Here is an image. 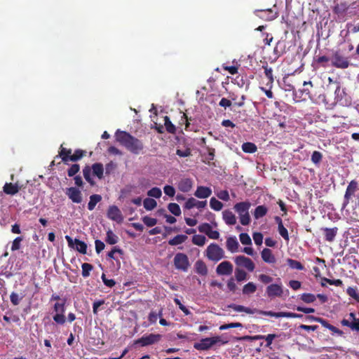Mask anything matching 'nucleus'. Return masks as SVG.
Returning a JSON list of instances; mask_svg holds the SVG:
<instances>
[{"label":"nucleus","mask_w":359,"mask_h":359,"mask_svg":"<svg viewBox=\"0 0 359 359\" xmlns=\"http://www.w3.org/2000/svg\"><path fill=\"white\" fill-rule=\"evenodd\" d=\"M116 140L133 154H140L144 146L142 140L133 136L129 133L117 130L115 133Z\"/></svg>","instance_id":"obj_1"},{"label":"nucleus","mask_w":359,"mask_h":359,"mask_svg":"<svg viewBox=\"0 0 359 359\" xmlns=\"http://www.w3.org/2000/svg\"><path fill=\"white\" fill-rule=\"evenodd\" d=\"M91 171H93V174L97 177L99 179H102L104 173L103 165L101 163H95L93 164L91 167L86 165L83 168V175L85 180L91 186H94L95 182L94 180L91 177Z\"/></svg>","instance_id":"obj_2"},{"label":"nucleus","mask_w":359,"mask_h":359,"mask_svg":"<svg viewBox=\"0 0 359 359\" xmlns=\"http://www.w3.org/2000/svg\"><path fill=\"white\" fill-rule=\"evenodd\" d=\"M251 203L249 201H243L234 205L233 209L238 214L241 224L243 226L248 225L250 222L249 209Z\"/></svg>","instance_id":"obj_3"},{"label":"nucleus","mask_w":359,"mask_h":359,"mask_svg":"<svg viewBox=\"0 0 359 359\" xmlns=\"http://www.w3.org/2000/svg\"><path fill=\"white\" fill-rule=\"evenodd\" d=\"M226 342L222 341L220 336L206 337L201 339L198 342L194 343V348L198 351H208L215 345H223Z\"/></svg>","instance_id":"obj_4"},{"label":"nucleus","mask_w":359,"mask_h":359,"mask_svg":"<svg viewBox=\"0 0 359 359\" xmlns=\"http://www.w3.org/2000/svg\"><path fill=\"white\" fill-rule=\"evenodd\" d=\"M205 256L209 260L215 262H219L225 257L224 250L216 243H211L207 247Z\"/></svg>","instance_id":"obj_5"},{"label":"nucleus","mask_w":359,"mask_h":359,"mask_svg":"<svg viewBox=\"0 0 359 359\" xmlns=\"http://www.w3.org/2000/svg\"><path fill=\"white\" fill-rule=\"evenodd\" d=\"M65 299H63L62 303L56 302L54 304L53 310L55 312V314L53 316V320L59 324L63 325L65 323Z\"/></svg>","instance_id":"obj_6"},{"label":"nucleus","mask_w":359,"mask_h":359,"mask_svg":"<svg viewBox=\"0 0 359 359\" xmlns=\"http://www.w3.org/2000/svg\"><path fill=\"white\" fill-rule=\"evenodd\" d=\"M174 265L177 269L187 271L190 265L187 255L182 252L177 253L174 257Z\"/></svg>","instance_id":"obj_7"},{"label":"nucleus","mask_w":359,"mask_h":359,"mask_svg":"<svg viewBox=\"0 0 359 359\" xmlns=\"http://www.w3.org/2000/svg\"><path fill=\"white\" fill-rule=\"evenodd\" d=\"M161 338L162 336L160 334H149L137 339L135 341V344H140L141 346H147L158 342Z\"/></svg>","instance_id":"obj_8"},{"label":"nucleus","mask_w":359,"mask_h":359,"mask_svg":"<svg viewBox=\"0 0 359 359\" xmlns=\"http://www.w3.org/2000/svg\"><path fill=\"white\" fill-rule=\"evenodd\" d=\"M65 238L69 248L75 249L83 255H86L87 253V244L84 241L78 238L73 239L69 236H66Z\"/></svg>","instance_id":"obj_9"},{"label":"nucleus","mask_w":359,"mask_h":359,"mask_svg":"<svg viewBox=\"0 0 359 359\" xmlns=\"http://www.w3.org/2000/svg\"><path fill=\"white\" fill-rule=\"evenodd\" d=\"M332 65L339 69H346L349 66V61L347 57L343 56L339 51H336L331 58Z\"/></svg>","instance_id":"obj_10"},{"label":"nucleus","mask_w":359,"mask_h":359,"mask_svg":"<svg viewBox=\"0 0 359 359\" xmlns=\"http://www.w3.org/2000/svg\"><path fill=\"white\" fill-rule=\"evenodd\" d=\"M358 183L357 181L353 180L348 183L344 194V203L342 205L343 208H345L348 205L351 198L353 196H354L355 192L358 190Z\"/></svg>","instance_id":"obj_11"},{"label":"nucleus","mask_w":359,"mask_h":359,"mask_svg":"<svg viewBox=\"0 0 359 359\" xmlns=\"http://www.w3.org/2000/svg\"><path fill=\"white\" fill-rule=\"evenodd\" d=\"M107 215L109 219L118 224H121L123 221L121 211L116 205H110L107 210Z\"/></svg>","instance_id":"obj_12"},{"label":"nucleus","mask_w":359,"mask_h":359,"mask_svg":"<svg viewBox=\"0 0 359 359\" xmlns=\"http://www.w3.org/2000/svg\"><path fill=\"white\" fill-rule=\"evenodd\" d=\"M266 293L270 299L280 297L283 294V285L276 283L271 284L266 287Z\"/></svg>","instance_id":"obj_13"},{"label":"nucleus","mask_w":359,"mask_h":359,"mask_svg":"<svg viewBox=\"0 0 359 359\" xmlns=\"http://www.w3.org/2000/svg\"><path fill=\"white\" fill-rule=\"evenodd\" d=\"M234 262L236 265L245 267L248 271L252 272L254 271L255 265L251 259L245 257L244 255H239L235 257Z\"/></svg>","instance_id":"obj_14"},{"label":"nucleus","mask_w":359,"mask_h":359,"mask_svg":"<svg viewBox=\"0 0 359 359\" xmlns=\"http://www.w3.org/2000/svg\"><path fill=\"white\" fill-rule=\"evenodd\" d=\"M233 264L229 261H224L217 265L216 273L219 276H229L233 273Z\"/></svg>","instance_id":"obj_15"},{"label":"nucleus","mask_w":359,"mask_h":359,"mask_svg":"<svg viewBox=\"0 0 359 359\" xmlns=\"http://www.w3.org/2000/svg\"><path fill=\"white\" fill-rule=\"evenodd\" d=\"M65 194L73 203H81L82 202V194L79 189L76 187L67 188Z\"/></svg>","instance_id":"obj_16"},{"label":"nucleus","mask_w":359,"mask_h":359,"mask_svg":"<svg viewBox=\"0 0 359 359\" xmlns=\"http://www.w3.org/2000/svg\"><path fill=\"white\" fill-rule=\"evenodd\" d=\"M228 307L232 309L235 311L245 312L248 314L259 313L263 315V312H266V311L259 310L257 309H250L249 307H245L244 306L238 305L236 304H231L228 306Z\"/></svg>","instance_id":"obj_17"},{"label":"nucleus","mask_w":359,"mask_h":359,"mask_svg":"<svg viewBox=\"0 0 359 359\" xmlns=\"http://www.w3.org/2000/svg\"><path fill=\"white\" fill-rule=\"evenodd\" d=\"M212 194V189L210 187L198 186L194 193V196L198 198H207Z\"/></svg>","instance_id":"obj_18"},{"label":"nucleus","mask_w":359,"mask_h":359,"mask_svg":"<svg viewBox=\"0 0 359 359\" xmlns=\"http://www.w3.org/2000/svg\"><path fill=\"white\" fill-rule=\"evenodd\" d=\"M321 230L324 233L325 241L332 243L334 241L335 237L338 233V228H322Z\"/></svg>","instance_id":"obj_19"},{"label":"nucleus","mask_w":359,"mask_h":359,"mask_svg":"<svg viewBox=\"0 0 359 359\" xmlns=\"http://www.w3.org/2000/svg\"><path fill=\"white\" fill-rule=\"evenodd\" d=\"M276 222L278 224V231L279 234L286 241H288L290 240L289 234L287 229L284 226L283 224L282 219L279 216H276L274 217Z\"/></svg>","instance_id":"obj_20"},{"label":"nucleus","mask_w":359,"mask_h":359,"mask_svg":"<svg viewBox=\"0 0 359 359\" xmlns=\"http://www.w3.org/2000/svg\"><path fill=\"white\" fill-rule=\"evenodd\" d=\"M21 187L18 185V183L16 182L15 184H13L11 182L10 183H6L4 186L3 187V191L5 194L8 195L13 196L18 193Z\"/></svg>","instance_id":"obj_21"},{"label":"nucleus","mask_w":359,"mask_h":359,"mask_svg":"<svg viewBox=\"0 0 359 359\" xmlns=\"http://www.w3.org/2000/svg\"><path fill=\"white\" fill-rule=\"evenodd\" d=\"M263 316L275 318H294L295 313L292 312H273L272 311H266L263 312Z\"/></svg>","instance_id":"obj_22"},{"label":"nucleus","mask_w":359,"mask_h":359,"mask_svg":"<svg viewBox=\"0 0 359 359\" xmlns=\"http://www.w3.org/2000/svg\"><path fill=\"white\" fill-rule=\"evenodd\" d=\"M257 15L260 18L265 20H272L276 18V14L273 11L269 8L265 10H257L256 11Z\"/></svg>","instance_id":"obj_23"},{"label":"nucleus","mask_w":359,"mask_h":359,"mask_svg":"<svg viewBox=\"0 0 359 359\" xmlns=\"http://www.w3.org/2000/svg\"><path fill=\"white\" fill-rule=\"evenodd\" d=\"M261 256L263 261L268 264H274L276 261L275 256L269 248H264L261 252Z\"/></svg>","instance_id":"obj_24"},{"label":"nucleus","mask_w":359,"mask_h":359,"mask_svg":"<svg viewBox=\"0 0 359 359\" xmlns=\"http://www.w3.org/2000/svg\"><path fill=\"white\" fill-rule=\"evenodd\" d=\"M193 186V181L190 178L182 179L178 183V189L182 192L189 191Z\"/></svg>","instance_id":"obj_25"},{"label":"nucleus","mask_w":359,"mask_h":359,"mask_svg":"<svg viewBox=\"0 0 359 359\" xmlns=\"http://www.w3.org/2000/svg\"><path fill=\"white\" fill-rule=\"evenodd\" d=\"M72 149H66L63 147L62 145L60 146L59 154L55 158H57L60 156L62 158V161L67 164L69 161H70V158L72 156Z\"/></svg>","instance_id":"obj_26"},{"label":"nucleus","mask_w":359,"mask_h":359,"mask_svg":"<svg viewBox=\"0 0 359 359\" xmlns=\"http://www.w3.org/2000/svg\"><path fill=\"white\" fill-rule=\"evenodd\" d=\"M222 218L227 225H234L236 223L235 215L229 210H225L222 212Z\"/></svg>","instance_id":"obj_27"},{"label":"nucleus","mask_w":359,"mask_h":359,"mask_svg":"<svg viewBox=\"0 0 359 359\" xmlns=\"http://www.w3.org/2000/svg\"><path fill=\"white\" fill-rule=\"evenodd\" d=\"M196 272L201 276H206L208 274V267L203 260H197L194 265Z\"/></svg>","instance_id":"obj_28"},{"label":"nucleus","mask_w":359,"mask_h":359,"mask_svg":"<svg viewBox=\"0 0 359 359\" xmlns=\"http://www.w3.org/2000/svg\"><path fill=\"white\" fill-rule=\"evenodd\" d=\"M226 244L227 250L233 253L238 251L239 244L235 237L228 238Z\"/></svg>","instance_id":"obj_29"},{"label":"nucleus","mask_w":359,"mask_h":359,"mask_svg":"<svg viewBox=\"0 0 359 359\" xmlns=\"http://www.w3.org/2000/svg\"><path fill=\"white\" fill-rule=\"evenodd\" d=\"M323 327L328 329L329 330L332 331L333 333L337 334L339 336H341L344 332L342 330H339V328L334 327V325L330 324L326 320L320 318L319 322Z\"/></svg>","instance_id":"obj_30"},{"label":"nucleus","mask_w":359,"mask_h":359,"mask_svg":"<svg viewBox=\"0 0 359 359\" xmlns=\"http://www.w3.org/2000/svg\"><path fill=\"white\" fill-rule=\"evenodd\" d=\"M343 326L349 327L351 330L359 332V318L351 322L347 319H343L341 321Z\"/></svg>","instance_id":"obj_31"},{"label":"nucleus","mask_w":359,"mask_h":359,"mask_svg":"<svg viewBox=\"0 0 359 359\" xmlns=\"http://www.w3.org/2000/svg\"><path fill=\"white\" fill-rule=\"evenodd\" d=\"M349 8V6L346 2H341L340 4H337L334 6L333 8V12L337 15H344Z\"/></svg>","instance_id":"obj_32"},{"label":"nucleus","mask_w":359,"mask_h":359,"mask_svg":"<svg viewBox=\"0 0 359 359\" xmlns=\"http://www.w3.org/2000/svg\"><path fill=\"white\" fill-rule=\"evenodd\" d=\"M268 212V208L264 205H258L254 211L253 216L256 219L264 217Z\"/></svg>","instance_id":"obj_33"},{"label":"nucleus","mask_w":359,"mask_h":359,"mask_svg":"<svg viewBox=\"0 0 359 359\" xmlns=\"http://www.w3.org/2000/svg\"><path fill=\"white\" fill-rule=\"evenodd\" d=\"M102 201V196L99 194H93L90 196V201L88 203V209L93 210L97 203Z\"/></svg>","instance_id":"obj_34"},{"label":"nucleus","mask_w":359,"mask_h":359,"mask_svg":"<svg viewBox=\"0 0 359 359\" xmlns=\"http://www.w3.org/2000/svg\"><path fill=\"white\" fill-rule=\"evenodd\" d=\"M105 241L109 245H115L118 241V237L111 229H109L106 233Z\"/></svg>","instance_id":"obj_35"},{"label":"nucleus","mask_w":359,"mask_h":359,"mask_svg":"<svg viewBox=\"0 0 359 359\" xmlns=\"http://www.w3.org/2000/svg\"><path fill=\"white\" fill-rule=\"evenodd\" d=\"M187 238H188V237L186 235H183V234L177 235L173 238L170 239L168 241V244L170 245H172V246L182 244L184 242H185Z\"/></svg>","instance_id":"obj_36"},{"label":"nucleus","mask_w":359,"mask_h":359,"mask_svg":"<svg viewBox=\"0 0 359 359\" xmlns=\"http://www.w3.org/2000/svg\"><path fill=\"white\" fill-rule=\"evenodd\" d=\"M256 290V285L252 282H249L243 286L242 292L243 294L248 295L255 293Z\"/></svg>","instance_id":"obj_37"},{"label":"nucleus","mask_w":359,"mask_h":359,"mask_svg":"<svg viewBox=\"0 0 359 359\" xmlns=\"http://www.w3.org/2000/svg\"><path fill=\"white\" fill-rule=\"evenodd\" d=\"M242 150L245 153L253 154L257 151V147L255 144L248 142L242 144Z\"/></svg>","instance_id":"obj_38"},{"label":"nucleus","mask_w":359,"mask_h":359,"mask_svg":"<svg viewBox=\"0 0 359 359\" xmlns=\"http://www.w3.org/2000/svg\"><path fill=\"white\" fill-rule=\"evenodd\" d=\"M248 273L242 269L236 268L235 269V278L238 282H241L247 279Z\"/></svg>","instance_id":"obj_39"},{"label":"nucleus","mask_w":359,"mask_h":359,"mask_svg":"<svg viewBox=\"0 0 359 359\" xmlns=\"http://www.w3.org/2000/svg\"><path fill=\"white\" fill-rule=\"evenodd\" d=\"M346 294L356 302L359 303V290H358L357 287H348L346 289Z\"/></svg>","instance_id":"obj_40"},{"label":"nucleus","mask_w":359,"mask_h":359,"mask_svg":"<svg viewBox=\"0 0 359 359\" xmlns=\"http://www.w3.org/2000/svg\"><path fill=\"white\" fill-rule=\"evenodd\" d=\"M143 205L147 210H152L156 207L157 203L153 198H147L143 201Z\"/></svg>","instance_id":"obj_41"},{"label":"nucleus","mask_w":359,"mask_h":359,"mask_svg":"<svg viewBox=\"0 0 359 359\" xmlns=\"http://www.w3.org/2000/svg\"><path fill=\"white\" fill-rule=\"evenodd\" d=\"M285 43L283 41H278L273 49V53L278 57L282 55L285 53Z\"/></svg>","instance_id":"obj_42"},{"label":"nucleus","mask_w":359,"mask_h":359,"mask_svg":"<svg viewBox=\"0 0 359 359\" xmlns=\"http://www.w3.org/2000/svg\"><path fill=\"white\" fill-rule=\"evenodd\" d=\"M287 263L288 266L291 269H297V270L302 271L304 269V266H303V264L301 262H299L297 260L290 259V258H288L287 259Z\"/></svg>","instance_id":"obj_43"},{"label":"nucleus","mask_w":359,"mask_h":359,"mask_svg":"<svg viewBox=\"0 0 359 359\" xmlns=\"http://www.w3.org/2000/svg\"><path fill=\"white\" fill-rule=\"evenodd\" d=\"M24 298L22 294H18V293L13 292L10 295L11 302L13 306L19 305L20 301Z\"/></svg>","instance_id":"obj_44"},{"label":"nucleus","mask_w":359,"mask_h":359,"mask_svg":"<svg viewBox=\"0 0 359 359\" xmlns=\"http://www.w3.org/2000/svg\"><path fill=\"white\" fill-rule=\"evenodd\" d=\"M86 151L82 149H76L74 153L72 155L70 158V161L76 162L81 159L83 156H86Z\"/></svg>","instance_id":"obj_45"},{"label":"nucleus","mask_w":359,"mask_h":359,"mask_svg":"<svg viewBox=\"0 0 359 359\" xmlns=\"http://www.w3.org/2000/svg\"><path fill=\"white\" fill-rule=\"evenodd\" d=\"M164 125L166 130L169 133L174 134L176 131L175 126L172 123L170 118L168 116L164 117Z\"/></svg>","instance_id":"obj_46"},{"label":"nucleus","mask_w":359,"mask_h":359,"mask_svg":"<svg viewBox=\"0 0 359 359\" xmlns=\"http://www.w3.org/2000/svg\"><path fill=\"white\" fill-rule=\"evenodd\" d=\"M210 206L212 210L215 211H219L223 208V203L217 200L215 198L212 197L210 200Z\"/></svg>","instance_id":"obj_47"},{"label":"nucleus","mask_w":359,"mask_h":359,"mask_svg":"<svg viewBox=\"0 0 359 359\" xmlns=\"http://www.w3.org/2000/svg\"><path fill=\"white\" fill-rule=\"evenodd\" d=\"M262 68L264 69V74L266 78L268 79L267 84H272L273 83V69L271 67H269L267 65H263Z\"/></svg>","instance_id":"obj_48"},{"label":"nucleus","mask_w":359,"mask_h":359,"mask_svg":"<svg viewBox=\"0 0 359 359\" xmlns=\"http://www.w3.org/2000/svg\"><path fill=\"white\" fill-rule=\"evenodd\" d=\"M206 238L203 235H194L192 237V243L198 246H203L205 245Z\"/></svg>","instance_id":"obj_49"},{"label":"nucleus","mask_w":359,"mask_h":359,"mask_svg":"<svg viewBox=\"0 0 359 359\" xmlns=\"http://www.w3.org/2000/svg\"><path fill=\"white\" fill-rule=\"evenodd\" d=\"M168 210L175 216H179L181 214V209L178 204L175 203H170L168 205Z\"/></svg>","instance_id":"obj_50"},{"label":"nucleus","mask_w":359,"mask_h":359,"mask_svg":"<svg viewBox=\"0 0 359 359\" xmlns=\"http://www.w3.org/2000/svg\"><path fill=\"white\" fill-rule=\"evenodd\" d=\"M82 268V276L87 278L90 276V272L93 269V266L88 263H83L81 265Z\"/></svg>","instance_id":"obj_51"},{"label":"nucleus","mask_w":359,"mask_h":359,"mask_svg":"<svg viewBox=\"0 0 359 359\" xmlns=\"http://www.w3.org/2000/svg\"><path fill=\"white\" fill-rule=\"evenodd\" d=\"M300 299L304 302L309 304L315 302L316 297L311 293H304L301 295Z\"/></svg>","instance_id":"obj_52"},{"label":"nucleus","mask_w":359,"mask_h":359,"mask_svg":"<svg viewBox=\"0 0 359 359\" xmlns=\"http://www.w3.org/2000/svg\"><path fill=\"white\" fill-rule=\"evenodd\" d=\"M147 195L150 197L159 198L162 195V191H161V189H159L158 187H153L150 190L148 191Z\"/></svg>","instance_id":"obj_53"},{"label":"nucleus","mask_w":359,"mask_h":359,"mask_svg":"<svg viewBox=\"0 0 359 359\" xmlns=\"http://www.w3.org/2000/svg\"><path fill=\"white\" fill-rule=\"evenodd\" d=\"M311 161L315 165H318L323 159V154L318 151H314L311 155Z\"/></svg>","instance_id":"obj_54"},{"label":"nucleus","mask_w":359,"mask_h":359,"mask_svg":"<svg viewBox=\"0 0 359 359\" xmlns=\"http://www.w3.org/2000/svg\"><path fill=\"white\" fill-rule=\"evenodd\" d=\"M142 219L144 224L149 227L154 226L157 224V219L156 218L149 216H144Z\"/></svg>","instance_id":"obj_55"},{"label":"nucleus","mask_w":359,"mask_h":359,"mask_svg":"<svg viewBox=\"0 0 359 359\" xmlns=\"http://www.w3.org/2000/svg\"><path fill=\"white\" fill-rule=\"evenodd\" d=\"M241 243L243 245H251L252 244V240L250 237V236L247 233H241L239 235Z\"/></svg>","instance_id":"obj_56"},{"label":"nucleus","mask_w":359,"mask_h":359,"mask_svg":"<svg viewBox=\"0 0 359 359\" xmlns=\"http://www.w3.org/2000/svg\"><path fill=\"white\" fill-rule=\"evenodd\" d=\"M243 325L241 323H231L228 324H224L222 325L219 327L220 330H225L230 328H237V327H242Z\"/></svg>","instance_id":"obj_57"},{"label":"nucleus","mask_w":359,"mask_h":359,"mask_svg":"<svg viewBox=\"0 0 359 359\" xmlns=\"http://www.w3.org/2000/svg\"><path fill=\"white\" fill-rule=\"evenodd\" d=\"M174 302L178 306L179 309L184 313L185 316L191 314L190 311L181 303L179 299L175 298Z\"/></svg>","instance_id":"obj_58"},{"label":"nucleus","mask_w":359,"mask_h":359,"mask_svg":"<svg viewBox=\"0 0 359 359\" xmlns=\"http://www.w3.org/2000/svg\"><path fill=\"white\" fill-rule=\"evenodd\" d=\"M80 170V165L79 164H73L67 170V175L69 177L74 176Z\"/></svg>","instance_id":"obj_59"},{"label":"nucleus","mask_w":359,"mask_h":359,"mask_svg":"<svg viewBox=\"0 0 359 359\" xmlns=\"http://www.w3.org/2000/svg\"><path fill=\"white\" fill-rule=\"evenodd\" d=\"M23 238L18 236L14 239L11 245V250L16 251L20 248V243L22 241Z\"/></svg>","instance_id":"obj_60"},{"label":"nucleus","mask_w":359,"mask_h":359,"mask_svg":"<svg viewBox=\"0 0 359 359\" xmlns=\"http://www.w3.org/2000/svg\"><path fill=\"white\" fill-rule=\"evenodd\" d=\"M211 228H212V226L208 223H203V224H200L198 227V231L201 233H205L206 235H208V233H209Z\"/></svg>","instance_id":"obj_61"},{"label":"nucleus","mask_w":359,"mask_h":359,"mask_svg":"<svg viewBox=\"0 0 359 359\" xmlns=\"http://www.w3.org/2000/svg\"><path fill=\"white\" fill-rule=\"evenodd\" d=\"M162 316V312L161 311H160V313L158 314H157L154 311H151L149 314L148 320H149V323L151 324H154V323H156L158 317V316Z\"/></svg>","instance_id":"obj_62"},{"label":"nucleus","mask_w":359,"mask_h":359,"mask_svg":"<svg viewBox=\"0 0 359 359\" xmlns=\"http://www.w3.org/2000/svg\"><path fill=\"white\" fill-rule=\"evenodd\" d=\"M163 191H164V193L170 197H173L175 194V188L170 185H165L163 187Z\"/></svg>","instance_id":"obj_63"},{"label":"nucleus","mask_w":359,"mask_h":359,"mask_svg":"<svg viewBox=\"0 0 359 359\" xmlns=\"http://www.w3.org/2000/svg\"><path fill=\"white\" fill-rule=\"evenodd\" d=\"M217 196L224 201H228L230 199L229 194L228 191L226 190H222L219 192L217 194Z\"/></svg>","instance_id":"obj_64"}]
</instances>
